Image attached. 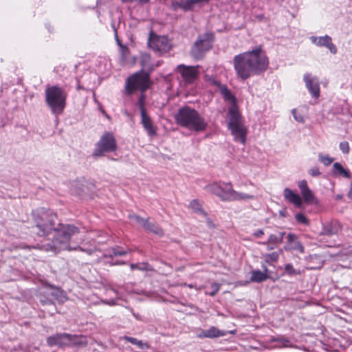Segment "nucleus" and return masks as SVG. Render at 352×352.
<instances>
[{
  "mask_svg": "<svg viewBox=\"0 0 352 352\" xmlns=\"http://www.w3.org/2000/svg\"><path fill=\"white\" fill-rule=\"evenodd\" d=\"M57 214L50 210L41 208L33 213L35 227L38 229V236H46L54 232L50 243L43 245L41 250L58 252L62 250L70 251L69 243L72 236L79 233L78 227L72 224L58 223L55 227Z\"/></svg>",
  "mask_w": 352,
  "mask_h": 352,
  "instance_id": "obj_1",
  "label": "nucleus"
},
{
  "mask_svg": "<svg viewBox=\"0 0 352 352\" xmlns=\"http://www.w3.org/2000/svg\"><path fill=\"white\" fill-rule=\"evenodd\" d=\"M233 64L236 76L245 80L251 76L264 73L269 67L270 61L265 51L260 45L251 51L236 55Z\"/></svg>",
  "mask_w": 352,
  "mask_h": 352,
  "instance_id": "obj_2",
  "label": "nucleus"
},
{
  "mask_svg": "<svg viewBox=\"0 0 352 352\" xmlns=\"http://www.w3.org/2000/svg\"><path fill=\"white\" fill-rule=\"evenodd\" d=\"M175 119L181 126L196 132L204 131L208 126L205 119L197 110L187 106L178 110Z\"/></svg>",
  "mask_w": 352,
  "mask_h": 352,
  "instance_id": "obj_3",
  "label": "nucleus"
},
{
  "mask_svg": "<svg viewBox=\"0 0 352 352\" xmlns=\"http://www.w3.org/2000/svg\"><path fill=\"white\" fill-rule=\"evenodd\" d=\"M206 190L223 201L252 199V195L234 190L231 182H216L206 186Z\"/></svg>",
  "mask_w": 352,
  "mask_h": 352,
  "instance_id": "obj_4",
  "label": "nucleus"
},
{
  "mask_svg": "<svg viewBox=\"0 0 352 352\" xmlns=\"http://www.w3.org/2000/svg\"><path fill=\"white\" fill-rule=\"evenodd\" d=\"M45 103L52 114L58 116L66 107L67 91L58 85H49L45 90Z\"/></svg>",
  "mask_w": 352,
  "mask_h": 352,
  "instance_id": "obj_5",
  "label": "nucleus"
},
{
  "mask_svg": "<svg viewBox=\"0 0 352 352\" xmlns=\"http://www.w3.org/2000/svg\"><path fill=\"white\" fill-rule=\"evenodd\" d=\"M229 117L228 129L236 141L245 144L246 141L247 129L243 124L242 116L236 105H232L228 113Z\"/></svg>",
  "mask_w": 352,
  "mask_h": 352,
  "instance_id": "obj_6",
  "label": "nucleus"
},
{
  "mask_svg": "<svg viewBox=\"0 0 352 352\" xmlns=\"http://www.w3.org/2000/svg\"><path fill=\"white\" fill-rule=\"evenodd\" d=\"M47 344L52 347L57 346L58 347H65L71 344L86 346L87 340L83 336L72 335L67 333H57L47 338Z\"/></svg>",
  "mask_w": 352,
  "mask_h": 352,
  "instance_id": "obj_7",
  "label": "nucleus"
},
{
  "mask_svg": "<svg viewBox=\"0 0 352 352\" xmlns=\"http://www.w3.org/2000/svg\"><path fill=\"white\" fill-rule=\"evenodd\" d=\"M150 87V74L143 70L135 72L130 76L126 81L125 89L129 95L137 90L142 92L146 91Z\"/></svg>",
  "mask_w": 352,
  "mask_h": 352,
  "instance_id": "obj_8",
  "label": "nucleus"
},
{
  "mask_svg": "<svg viewBox=\"0 0 352 352\" xmlns=\"http://www.w3.org/2000/svg\"><path fill=\"white\" fill-rule=\"evenodd\" d=\"M117 148V141L114 135L112 132L107 131L103 133L96 144L92 155L94 157H102L107 153L116 151Z\"/></svg>",
  "mask_w": 352,
  "mask_h": 352,
  "instance_id": "obj_9",
  "label": "nucleus"
},
{
  "mask_svg": "<svg viewBox=\"0 0 352 352\" xmlns=\"http://www.w3.org/2000/svg\"><path fill=\"white\" fill-rule=\"evenodd\" d=\"M176 72L179 74L182 80L186 85H192L195 82L199 77V66H190L180 64L177 66Z\"/></svg>",
  "mask_w": 352,
  "mask_h": 352,
  "instance_id": "obj_10",
  "label": "nucleus"
},
{
  "mask_svg": "<svg viewBox=\"0 0 352 352\" xmlns=\"http://www.w3.org/2000/svg\"><path fill=\"white\" fill-rule=\"evenodd\" d=\"M214 39V35L211 32L199 35L192 47V53L195 55H197L201 52L210 50L212 47Z\"/></svg>",
  "mask_w": 352,
  "mask_h": 352,
  "instance_id": "obj_11",
  "label": "nucleus"
},
{
  "mask_svg": "<svg viewBox=\"0 0 352 352\" xmlns=\"http://www.w3.org/2000/svg\"><path fill=\"white\" fill-rule=\"evenodd\" d=\"M148 44L154 51L161 54L170 50V45L167 36H157L150 34Z\"/></svg>",
  "mask_w": 352,
  "mask_h": 352,
  "instance_id": "obj_12",
  "label": "nucleus"
},
{
  "mask_svg": "<svg viewBox=\"0 0 352 352\" xmlns=\"http://www.w3.org/2000/svg\"><path fill=\"white\" fill-rule=\"evenodd\" d=\"M132 219L140 224L144 230L153 232L155 234L162 236L164 234L163 230L155 223L150 222L149 219H143L141 217L134 214Z\"/></svg>",
  "mask_w": 352,
  "mask_h": 352,
  "instance_id": "obj_13",
  "label": "nucleus"
},
{
  "mask_svg": "<svg viewBox=\"0 0 352 352\" xmlns=\"http://www.w3.org/2000/svg\"><path fill=\"white\" fill-rule=\"evenodd\" d=\"M310 40L314 44L318 47H327L333 54H335L337 52L336 46L333 43L332 38L328 35H325L324 36H312L310 37Z\"/></svg>",
  "mask_w": 352,
  "mask_h": 352,
  "instance_id": "obj_14",
  "label": "nucleus"
},
{
  "mask_svg": "<svg viewBox=\"0 0 352 352\" xmlns=\"http://www.w3.org/2000/svg\"><path fill=\"white\" fill-rule=\"evenodd\" d=\"M141 124L149 137L157 136V127L153 124L151 118L148 115L147 112L140 113Z\"/></svg>",
  "mask_w": 352,
  "mask_h": 352,
  "instance_id": "obj_15",
  "label": "nucleus"
},
{
  "mask_svg": "<svg viewBox=\"0 0 352 352\" xmlns=\"http://www.w3.org/2000/svg\"><path fill=\"white\" fill-rule=\"evenodd\" d=\"M304 80L310 94L316 98H319L320 91L318 80L311 78L309 74H306L304 75Z\"/></svg>",
  "mask_w": 352,
  "mask_h": 352,
  "instance_id": "obj_16",
  "label": "nucleus"
},
{
  "mask_svg": "<svg viewBox=\"0 0 352 352\" xmlns=\"http://www.w3.org/2000/svg\"><path fill=\"white\" fill-rule=\"evenodd\" d=\"M341 230V225L336 221H332L323 225L321 234L331 236L337 234Z\"/></svg>",
  "mask_w": 352,
  "mask_h": 352,
  "instance_id": "obj_17",
  "label": "nucleus"
},
{
  "mask_svg": "<svg viewBox=\"0 0 352 352\" xmlns=\"http://www.w3.org/2000/svg\"><path fill=\"white\" fill-rule=\"evenodd\" d=\"M285 234V232L272 234L269 236L267 241L263 243V244L267 245V250H274L283 243Z\"/></svg>",
  "mask_w": 352,
  "mask_h": 352,
  "instance_id": "obj_18",
  "label": "nucleus"
},
{
  "mask_svg": "<svg viewBox=\"0 0 352 352\" xmlns=\"http://www.w3.org/2000/svg\"><path fill=\"white\" fill-rule=\"evenodd\" d=\"M226 335V333L224 331L212 326L208 329L202 330L197 336L199 338H216L225 336Z\"/></svg>",
  "mask_w": 352,
  "mask_h": 352,
  "instance_id": "obj_19",
  "label": "nucleus"
},
{
  "mask_svg": "<svg viewBox=\"0 0 352 352\" xmlns=\"http://www.w3.org/2000/svg\"><path fill=\"white\" fill-rule=\"evenodd\" d=\"M283 195L285 200L294 204L296 207L300 208L302 206V200L301 197L291 189L288 188H285Z\"/></svg>",
  "mask_w": 352,
  "mask_h": 352,
  "instance_id": "obj_20",
  "label": "nucleus"
},
{
  "mask_svg": "<svg viewBox=\"0 0 352 352\" xmlns=\"http://www.w3.org/2000/svg\"><path fill=\"white\" fill-rule=\"evenodd\" d=\"M298 186L300 190L303 199L306 202L310 203L314 199V195L313 192L309 188L306 180L300 181L298 183Z\"/></svg>",
  "mask_w": 352,
  "mask_h": 352,
  "instance_id": "obj_21",
  "label": "nucleus"
},
{
  "mask_svg": "<svg viewBox=\"0 0 352 352\" xmlns=\"http://www.w3.org/2000/svg\"><path fill=\"white\" fill-rule=\"evenodd\" d=\"M287 243L289 248L293 250H297L300 253H304L305 249L300 241L298 240V236L294 233H289L287 236Z\"/></svg>",
  "mask_w": 352,
  "mask_h": 352,
  "instance_id": "obj_22",
  "label": "nucleus"
},
{
  "mask_svg": "<svg viewBox=\"0 0 352 352\" xmlns=\"http://www.w3.org/2000/svg\"><path fill=\"white\" fill-rule=\"evenodd\" d=\"M332 173L337 177H343L345 178H351V174L349 169L344 168L339 162H336L333 165Z\"/></svg>",
  "mask_w": 352,
  "mask_h": 352,
  "instance_id": "obj_23",
  "label": "nucleus"
},
{
  "mask_svg": "<svg viewBox=\"0 0 352 352\" xmlns=\"http://www.w3.org/2000/svg\"><path fill=\"white\" fill-rule=\"evenodd\" d=\"M268 278L267 269L265 267L264 272L260 270L252 271L250 280L254 283H261Z\"/></svg>",
  "mask_w": 352,
  "mask_h": 352,
  "instance_id": "obj_24",
  "label": "nucleus"
},
{
  "mask_svg": "<svg viewBox=\"0 0 352 352\" xmlns=\"http://www.w3.org/2000/svg\"><path fill=\"white\" fill-rule=\"evenodd\" d=\"M131 252V251L130 249H129L128 250H124L120 246H115L110 250L109 254H105L104 256L113 258V256H124Z\"/></svg>",
  "mask_w": 352,
  "mask_h": 352,
  "instance_id": "obj_25",
  "label": "nucleus"
},
{
  "mask_svg": "<svg viewBox=\"0 0 352 352\" xmlns=\"http://www.w3.org/2000/svg\"><path fill=\"white\" fill-rule=\"evenodd\" d=\"M219 89L224 100L227 101H232L234 102L233 105H235V98L231 91L228 89L227 86L225 85L219 84Z\"/></svg>",
  "mask_w": 352,
  "mask_h": 352,
  "instance_id": "obj_26",
  "label": "nucleus"
},
{
  "mask_svg": "<svg viewBox=\"0 0 352 352\" xmlns=\"http://www.w3.org/2000/svg\"><path fill=\"white\" fill-rule=\"evenodd\" d=\"M132 270H138L140 271H154V268L148 263H138L130 265Z\"/></svg>",
  "mask_w": 352,
  "mask_h": 352,
  "instance_id": "obj_27",
  "label": "nucleus"
},
{
  "mask_svg": "<svg viewBox=\"0 0 352 352\" xmlns=\"http://www.w3.org/2000/svg\"><path fill=\"white\" fill-rule=\"evenodd\" d=\"M117 42L120 46V53L121 60L123 63H125L126 61L128 56L129 55V53H130L129 49L126 45H122L121 43V42L118 40V38H117Z\"/></svg>",
  "mask_w": 352,
  "mask_h": 352,
  "instance_id": "obj_28",
  "label": "nucleus"
},
{
  "mask_svg": "<svg viewBox=\"0 0 352 352\" xmlns=\"http://www.w3.org/2000/svg\"><path fill=\"white\" fill-rule=\"evenodd\" d=\"M189 208L196 213H201L206 214V212L202 209V204L198 199H193L189 204Z\"/></svg>",
  "mask_w": 352,
  "mask_h": 352,
  "instance_id": "obj_29",
  "label": "nucleus"
},
{
  "mask_svg": "<svg viewBox=\"0 0 352 352\" xmlns=\"http://www.w3.org/2000/svg\"><path fill=\"white\" fill-rule=\"evenodd\" d=\"M264 261L267 264H272L278 261L279 254L277 252H274L270 254H263Z\"/></svg>",
  "mask_w": 352,
  "mask_h": 352,
  "instance_id": "obj_30",
  "label": "nucleus"
},
{
  "mask_svg": "<svg viewBox=\"0 0 352 352\" xmlns=\"http://www.w3.org/2000/svg\"><path fill=\"white\" fill-rule=\"evenodd\" d=\"M221 284L217 283H212L210 285V287L212 288V291H210V292H206L205 293H206V294L209 295L210 296H215L219 292V291L221 289Z\"/></svg>",
  "mask_w": 352,
  "mask_h": 352,
  "instance_id": "obj_31",
  "label": "nucleus"
},
{
  "mask_svg": "<svg viewBox=\"0 0 352 352\" xmlns=\"http://www.w3.org/2000/svg\"><path fill=\"white\" fill-rule=\"evenodd\" d=\"M138 106L140 109V113H143V112H146V109L145 108V96L142 94L138 99Z\"/></svg>",
  "mask_w": 352,
  "mask_h": 352,
  "instance_id": "obj_32",
  "label": "nucleus"
},
{
  "mask_svg": "<svg viewBox=\"0 0 352 352\" xmlns=\"http://www.w3.org/2000/svg\"><path fill=\"white\" fill-rule=\"evenodd\" d=\"M295 218H296V220L297 221V222L299 223L306 225V226L309 225V219L302 213L296 214Z\"/></svg>",
  "mask_w": 352,
  "mask_h": 352,
  "instance_id": "obj_33",
  "label": "nucleus"
},
{
  "mask_svg": "<svg viewBox=\"0 0 352 352\" xmlns=\"http://www.w3.org/2000/svg\"><path fill=\"white\" fill-rule=\"evenodd\" d=\"M285 272L289 276L300 274V272L296 270L291 263H287L285 266Z\"/></svg>",
  "mask_w": 352,
  "mask_h": 352,
  "instance_id": "obj_34",
  "label": "nucleus"
},
{
  "mask_svg": "<svg viewBox=\"0 0 352 352\" xmlns=\"http://www.w3.org/2000/svg\"><path fill=\"white\" fill-rule=\"evenodd\" d=\"M318 157L319 160L325 166H329L333 162V158L330 157L329 155H323L322 154L320 153Z\"/></svg>",
  "mask_w": 352,
  "mask_h": 352,
  "instance_id": "obj_35",
  "label": "nucleus"
},
{
  "mask_svg": "<svg viewBox=\"0 0 352 352\" xmlns=\"http://www.w3.org/2000/svg\"><path fill=\"white\" fill-rule=\"evenodd\" d=\"M150 62V56L148 54H144L141 56L140 64L142 67V69L144 71V69L148 67V63Z\"/></svg>",
  "mask_w": 352,
  "mask_h": 352,
  "instance_id": "obj_36",
  "label": "nucleus"
},
{
  "mask_svg": "<svg viewBox=\"0 0 352 352\" xmlns=\"http://www.w3.org/2000/svg\"><path fill=\"white\" fill-rule=\"evenodd\" d=\"M339 148L344 154H348L350 151L349 142L346 141L341 142L339 144Z\"/></svg>",
  "mask_w": 352,
  "mask_h": 352,
  "instance_id": "obj_37",
  "label": "nucleus"
},
{
  "mask_svg": "<svg viewBox=\"0 0 352 352\" xmlns=\"http://www.w3.org/2000/svg\"><path fill=\"white\" fill-rule=\"evenodd\" d=\"M191 1L192 0H186L184 3L180 4V7L185 11L192 10L194 3Z\"/></svg>",
  "mask_w": 352,
  "mask_h": 352,
  "instance_id": "obj_38",
  "label": "nucleus"
},
{
  "mask_svg": "<svg viewBox=\"0 0 352 352\" xmlns=\"http://www.w3.org/2000/svg\"><path fill=\"white\" fill-rule=\"evenodd\" d=\"M309 174L312 177H318L321 175V173L319 170V168L315 166L309 170Z\"/></svg>",
  "mask_w": 352,
  "mask_h": 352,
  "instance_id": "obj_39",
  "label": "nucleus"
},
{
  "mask_svg": "<svg viewBox=\"0 0 352 352\" xmlns=\"http://www.w3.org/2000/svg\"><path fill=\"white\" fill-rule=\"evenodd\" d=\"M69 248L71 249L70 251L79 250H80L82 252H84L87 253L89 255H91L94 252V251H95V250H94V249H84V248H80V247H76V248H72L69 246Z\"/></svg>",
  "mask_w": 352,
  "mask_h": 352,
  "instance_id": "obj_40",
  "label": "nucleus"
},
{
  "mask_svg": "<svg viewBox=\"0 0 352 352\" xmlns=\"http://www.w3.org/2000/svg\"><path fill=\"white\" fill-rule=\"evenodd\" d=\"M292 114L294 116V119L298 122H304V118L302 115L298 113V111L296 109H294L292 111Z\"/></svg>",
  "mask_w": 352,
  "mask_h": 352,
  "instance_id": "obj_41",
  "label": "nucleus"
},
{
  "mask_svg": "<svg viewBox=\"0 0 352 352\" xmlns=\"http://www.w3.org/2000/svg\"><path fill=\"white\" fill-rule=\"evenodd\" d=\"M122 339L124 340H125L126 342H130V343H131L132 344H134V345H135L137 344L138 341L139 340H138L135 338L130 337V336H124L122 338Z\"/></svg>",
  "mask_w": 352,
  "mask_h": 352,
  "instance_id": "obj_42",
  "label": "nucleus"
},
{
  "mask_svg": "<svg viewBox=\"0 0 352 352\" xmlns=\"http://www.w3.org/2000/svg\"><path fill=\"white\" fill-rule=\"evenodd\" d=\"M135 345L138 346V347L141 349H148L150 347V346L148 345V343L143 342L142 340H140L138 341V342Z\"/></svg>",
  "mask_w": 352,
  "mask_h": 352,
  "instance_id": "obj_43",
  "label": "nucleus"
},
{
  "mask_svg": "<svg viewBox=\"0 0 352 352\" xmlns=\"http://www.w3.org/2000/svg\"><path fill=\"white\" fill-rule=\"evenodd\" d=\"M264 234L263 230H258L254 233V236L256 238H260Z\"/></svg>",
  "mask_w": 352,
  "mask_h": 352,
  "instance_id": "obj_44",
  "label": "nucleus"
},
{
  "mask_svg": "<svg viewBox=\"0 0 352 352\" xmlns=\"http://www.w3.org/2000/svg\"><path fill=\"white\" fill-rule=\"evenodd\" d=\"M191 1H192V3L195 4L196 3H201V2H209L210 0H192Z\"/></svg>",
  "mask_w": 352,
  "mask_h": 352,
  "instance_id": "obj_45",
  "label": "nucleus"
},
{
  "mask_svg": "<svg viewBox=\"0 0 352 352\" xmlns=\"http://www.w3.org/2000/svg\"><path fill=\"white\" fill-rule=\"evenodd\" d=\"M123 3H126V2H133V0H121Z\"/></svg>",
  "mask_w": 352,
  "mask_h": 352,
  "instance_id": "obj_46",
  "label": "nucleus"
},
{
  "mask_svg": "<svg viewBox=\"0 0 352 352\" xmlns=\"http://www.w3.org/2000/svg\"><path fill=\"white\" fill-rule=\"evenodd\" d=\"M46 304H47V305H54L51 300L47 301Z\"/></svg>",
  "mask_w": 352,
  "mask_h": 352,
  "instance_id": "obj_47",
  "label": "nucleus"
},
{
  "mask_svg": "<svg viewBox=\"0 0 352 352\" xmlns=\"http://www.w3.org/2000/svg\"><path fill=\"white\" fill-rule=\"evenodd\" d=\"M149 0H140L142 3H147Z\"/></svg>",
  "mask_w": 352,
  "mask_h": 352,
  "instance_id": "obj_48",
  "label": "nucleus"
},
{
  "mask_svg": "<svg viewBox=\"0 0 352 352\" xmlns=\"http://www.w3.org/2000/svg\"><path fill=\"white\" fill-rule=\"evenodd\" d=\"M188 287L190 288H193V286L192 285H188Z\"/></svg>",
  "mask_w": 352,
  "mask_h": 352,
  "instance_id": "obj_49",
  "label": "nucleus"
},
{
  "mask_svg": "<svg viewBox=\"0 0 352 352\" xmlns=\"http://www.w3.org/2000/svg\"><path fill=\"white\" fill-rule=\"evenodd\" d=\"M81 89L80 85H78V89Z\"/></svg>",
  "mask_w": 352,
  "mask_h": 352,
  "instance_id": "obj_50",
  "label": "nucleus"
}]
</instances>
